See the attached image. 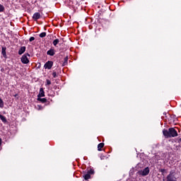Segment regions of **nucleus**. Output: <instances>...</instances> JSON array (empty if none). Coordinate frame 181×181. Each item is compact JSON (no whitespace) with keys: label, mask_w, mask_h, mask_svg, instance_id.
<instances>
[{"label":"nucleus","mask_w":181,"mask_h":181,"mask_svg":"<svg viewBox=\"0 0 181 181\" xmlns=\"http://www.w3.org/2000/svg\"><path fill=\"white\" fill-rule=\"evenodd\" d=\"M1 53L4 56V57H6V47L1 48Z\"/></svg>","instance_id":"12"},{"label":"nucleus","mask_w":181,"mask_h":181,"mask_svg":"<svg viewBox=\"0 0 181 181\" xmlns=\"http://www.w3.org/2000/svg\"><path fill=\"white\" fill-rule=\"evenodd\" d=\"M105 158V156H100V159H101V160L104 159Z\"/></svg>","instance_id":"26"},{"label":"nucleus","mask_w":181,"mask_h":181,"mask_svg":"<svg viewBox=\"0 0 181 181\" xmlns=\"http://www.w3.org/2000/svg\"><path fill=\"white\" fill-rule=\"evenodd\" d=\"M4 11H5V7L2 4H0V12H4Z\"/></svg>","instance_id":"18"},{"label":"nucleus","mask_w":181,"mask_h":181,"mask_svg":"<svg viewBox=\"0 0 181 181\" xmlns=\"http://www.w3.org/2000/svg\"><path fill=\"white\" fill-rule=\"evenodd\" d=\"M0 119L2 122H6V117L2 115H0Z\"/></svg>","instance_id":"14"},{"label":"nucleus","mask_w":181,"mask_h":181,"mask_svg":"<svg viewBox=\"0 0 181 181\" xmlns=\"http://www.w3.org/2000/svg\"><path fill=\"white\" fill-rule=\"evenodd\" d=\"M35 40V37H30L29 39V42H33Z\"/></svg>","instance_id":"23"},{"label":"nucleus","mask_w":181,"mask_h":181,"mask_svg":"<svg viewBox=\"0 0 181 181\" xmlns=\"http://www.w3.org/2000/svg\"><path fill=\"white\" fill-rule=\"evenodd\" d=\"M47 54L48 56H54V54H56V50L54 49V48L52 47L47 52Z\"/></svg>","instance_id":"7"},{"label":"nucleus","mask_w":181,"mask_h":181,"mask_svg":"<svg viewBox=\"0 0 181 181\" xmlns=\"http://www.w3.org/2000/svg\"><path fill=\"white\" fill-rule=\"evenodd\" d=\"M28 57H30V54H29V53H25L22 56L21 60L23 64H28L29 63V59L28 58Z\"/></svg>","instance_id":"2"},{"label":"nucleus","mask_w":181,"mask_h":181,"mask_svg":"<svg viewBox=\"0 0 181 181\" xmlns=\"http://www.w3.org/2000/svg\"><path fill=\"white\" fill-rule=\"evenodd\" d=\"M45 69H47L48 70H50L52 67H53V62L52 61H48L46 62L44 65Z\"/></svg>","instance_id":"6"},{"label":"nucleus","mask_w":181,"mask_h":181,"mask_svg":"<svg viewBox=\"0 0 181 181\" xmlns=\"http://www.w3.org/2000/svg\"><path fill=\"white\" fill-rule=\"evenodd\" d=\"M40 18H41V16L40 13L39 12L35 13L33 16V19L35 21H37Z\"/></svg>","instance_id":"8"},{"label":"nucleus","mask_w":181,"mask_h":181,"mask_svg":"<svg viewBox=\"0 0 181 181\" xmlns=\"http://www.w3.org/2000/svg\"><path fill=\"white\" fill-rule=\"evenodd\" d=\"M163 181H165V180H163Z\"/></svg>","instance_id":"28"},{"label":"nucleus","mask_w":181,"mask_h":181,"mask_svg":"<svg viewBox=\"0 0 181 181\" xmlns=\"http://www.w3.org/2000/svg\"><path fill=\"white\" fill-rule=\"evenodd\" d=\"M14 97H18V94L14 95Z\"/></svg>","instance_id":"27"},{"label":"nucleus","mask_w":181,"mask_h":181,"mask_svg":"<svg viewBox=\"0 0 181 181\" xmlns=\"http://www.w3.org/2000/svg\"><path fill=\"white\" fill-rule=\"evenodd\" d=\"M24 52H26V47L23 46L18 50V54L22 55L23 54Z\"/></svg>","instance_id":"10"},{"label":"nucleus","mask_w":181,"mask_h":181,"mask_svg":"<svg viewBox=\"0 0 181 181\" xmlns=\"http://www.w3.org/2000/svg\"><path fill=\"white\" fill-rule=\"evenodd\" d=\"M40 37H46V33H41L40 34Z\"/></svg>","instance_id":"19"},{"label":"nucleus","mask_w":181,"mask_h":181,"mask_svg":"<svg viewBox=\"0 0 181 181\" xmlns=\"http://www.w3.org/2000/svg\"><path fill=\"white\" fill-rule=\"evenodd\" d=\"M52 76L54 77V78H56L57 77V74L56 73V71H53Z\"/></svg>","instance_id":"21"},{"label":"nucleus","mask_w":181,"mask_h":181,"mask_svg":"<svg viewBox=\"0 0 181 181\" xmlns=\"http://www.w3.org/2000/svg\"><path fill=\"white\" fill-rule=\"evenodd\" d=\"M50 84H52V81H50V80L47 79L46 80V86H50Z\"/></svg>","instance_id":"20"},{"label":"nucleus","mask_w":181,"mask_h":181,"mask_svg":"<svg viewBox=\"0 0 181 181\" xmlns=\"http://www.w3.org/2000/svg\"><path fill=\"white\" fill-rule=\"evenodd\" d=\"M160 172L162 173V175H163L165 173V172H166L165 169H160Z\"/></svg>","instance_id":"22"},{"label":"nucleus","mask_w":181,"mask_h":181,"mask_svg":"<svg viewBox=\"0 0 181 181\" xmlns=\"http://www.w3.org/2000/svg\"><path fill=\"white\" fill-rule=\"evenodd\" d=\"M37 108L38 110H43V107L41 105H37Z\"/></svg>","instance_id":"24"},{"label":"nucleus","mask_w":181,"mask_h":181,"mask_svg":"<svg viewBox=\"0 0 181 181\" xmlns=\"http://www.w3.org/2000/svg\"><path fill=\"white\" fill-rule=\"evenodd\" d=\"M103 148H104V143H100L98 145V151H101Z\"/></svg>","instance_id":"13"},{"label":"nucleus","mask_w":181,"mask_h":181,"mask_svg":"<svg viewBox=\"0 0 181 181\" xmlns=\"http://www.w3.org/2000/svg\"><path fill=\"white\" fill-rule=\"evenodd\" d=\"M163 134L164 135L165 138H175L177 136V131L173 127H170L168 129H164L163 130Z\"/></svg>","instance_id":"1"},{"label":"nucleus","mask_w":181,"mask_h":181,"mask_svg":"<svg viewBox=\"0 0 181 181\" xmlns=\"http://www.w3.org/2000/svg\"><path fill=\"white\" fill-rule=\"evenodd\" d=\"M4 100L0 98V108H4Z\"/></svg>","instance_id":"16"},{"label":"nucleus","mask_w":181,"mask_h":181,"mask_svg":"<svg viewBox=\"0 0 181 181\" xmlns=\"http://www.w3.org/2000/svg\"><path fill=\"white\" fill-rule=\"evenodd\" d=\"M91 175H94V170L90 169L86 174L83 175L85 180H88V179H90Z\"/></svg>","instance_id":"4"},{"label":"nucleus","mask_w":181,"mask_h":181,"mask_svg":"<svg viewBox=\"0 0 181 181\" xmlns=\"http://www.w3.org/2000/svg\"><path fill=\"white\" fill-rule=\"evenodd\" d=\"M178 144H181V138L177 139Z\"/></svg>","instance_id":"25"},{"label":"nucleus","mask_w":181,"mask_h":181,"mask_svg":"<svg viewBox=\"0 0 181 181\" xmlns=\"http://www.w3.org/2000/svg\"><path fill=\"white\" fill-rule=\"evenodd\" d=\"M67 62H69V57H66L64 58V66H66V64H67Z\"/></svg>","instance_id":"17"},{"label":"nucleus","mask_w":181,"mask_h":181,"mask_svg":"<svg viewBox=\"0 0 181 181\" xmlns=\"http://www.w3.org/2000/svg\"><path fill=\"white\" fill-rule=\"evenodd\" d=\"M166 181H177V179L175 177L173 173L170 172L166 177Z\"/></svg>","instance_id":"5"},{"label":"nucleus","mask_w":181,"mask_h":181,"mask_svg":"<svg viewBox=\"0 0 181 181\" xmlns=\"http://www.w3.org/2000/svg\"><path fill=\"white\" fill-rule=\"evenodd\" d=\"M42 97H45V90H43V88L40 89V93L37 95V98H40Z\"/></svg>","instance_id":"9"},{"label":"nucleus","mask_w":181,"mask_h":181,"mask_svg":"<svg viewBox=\"0 0 181 181\" xmlns=\"http://www.w3.org/2000/svg\"><path fill=\"white\" fill-rule=\"evenodd\" d=\"M37 101H40V103H42V104H45V103H47V99L46 98H37Z\"/></svg>","instance_id":"11"},{"label":"nucleus","mask_w":181,"mask_h":181,"mask_svg":"<svg viewBox=\"0 0 181 181\" xmlns=\"http://www.w3.org/2000/svg\"><path fill=\"white\" fill-rule=\"evenodd\" d=\"M149 168L146 167L144 170H139L137 173L141 176H148V175H149Z\"/></svg>","instance_id":"3"},{"label":"nucleus","mask_w":181,"mask_h":181,"mask_svg":"<svg viewBox=\"0 0 181 181\" xmlns=\"http://www.w3.org/2000/svg\"><path fill=\"white\" fill-rule=\"evenodd\" d=\"M59 42H60V40H59V39H56L53 41L52 44L54 46L57 47V45H59Z\"/></svg>","instance_id":"15"}]
</instances>
